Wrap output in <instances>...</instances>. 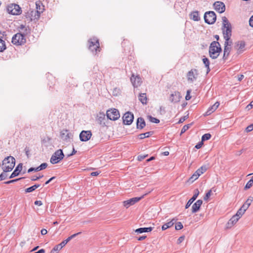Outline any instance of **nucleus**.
<instances>
[{"label":"nucleus","instance_id":"obj_59","mask_svg":"<svg viewBox=\"0 0 253 253\" xmlns=\"http://www.w3.org/2000/svg\"><path fill=\"white\" fill-rule=\"evenodd\" d=\"M34 204H35V205L39 206H41L42 205V203L41 201H36L34 202Z\"/></svg>","mask_w":253,"mask_h":253},{"label":"nucleus","instance_id":"obj_43","mask_svg":"<svg viewBox=\"0 0 253 253\" xmlns=\"http://www.w3.org/2000/svg\"><path fill=\"white\" fill-rule=\"evenodd\" d=\"M183 227L182 224L180 222L176 223L175 228L176 230H180Z\"/></svg>","mask_w":253,"mask_h":253},{"label":"nucleus","instance_id":"obj_19","mask_svg":"<svg viewBox=\"0 0 253 253\" xmlns=\"http://www.w3.org/2000/svg\"><path fill=\"white\" fill-rule=\"evenodd\" d=\"M199 194V191L198 189H195L194 190V194L193 195V197L187 203L185 206V209H188L191 205L193 202L197 199Z\"/></svg>","mask_w":253,"mask_h":253},{"label":"nucleus","instance_id":"obj_46","mask_svg":"<svg viewBox=\"0 0 253 253\" xmlns=\"http://www.w3.org/2000/svg\"><path fill=\"white\" fill-rule=\"evenodd\" d=\"M20 28L21 30H24V32H23V35L27 34L29 33L27 28L25 27V25H20Z\"/></svg>","mask_w":253,"mask_h":253},{"label":"nucleus","instance_id":"obj_51","mask_svg":"<svg viewBox=\"0 0 253 253\" xmlns=\"http://www.w3.org/2000/svg\"><path fill=\"white\" fill-rule=\"evenodd\" d=\"M246 130L247 132H250L252 131L253 130V124L248 126Z\"/></svg>","mask_w":253,"mask_h":253},{"label":"nucleus","instance_id":"obj_14","mask_svg":"<svg viewBox=\"0 0 253 253\" xmlns=\"http://www.w3.org/2000/svg\"><path fill=\"white\" fill-rule=\"evenodd\" d=\"M92 133L89 130H83L80 134V138L82 141H87L91 137Z\"/></svg>","mask_w":253,"mask_h":253},{"label":"nucleus","instance_id":"obj_15","mask_svg":"<svg viewBox=\"0 0 253 253\" xmlns=\"http://www.w3.org/2000/svg\"><path fill=\"white\" fill-rule=\"evenodd\" d=\"M213 6L215 10L220 13L224 12L225 10V5L224 3L221 1H216L214 3Z\"/></svg>","mask_w":253,"mask_h":253},{"label":"nucleus","instance_id":"obj_44","mask_svg":"<svg viewBox=\"0 0 253 253\" xmlns=\"http://www.w3.org/2000/svg\"><path fill=\"white\" fill-rule=\"evenodd\" d=\"M149 120L151 122L154 123H159L160 122V120L158 119L153 117L152 116L149 117Z\"/></svg>","mask_w":253,"mask_h":253},{"label":"nucleus","instance_id":"obj_31","mask_svg":"<svg viewBox=\"0 0 253 253\" xmlns=\"http://www.w3.org/2000/svg\"><path fill=\"white\" fill-rule=\"evenodd\" d=\"M173 221L174 219H172L171 221L164 224L162 227V230H165L168 228L171 227L174 224Z\"/></svg>","mask_w":253,"mask_h":253},{"label":"nucleus","instance_id":"obj_9","mask_svg":"<svg viewBox=\"0 0 253 253\" xmlns=\"http://www.w3.org/2000/svg\"><path fill=\"white\" fill-rule=\"evenodd\" d=\"M106 116L108 119L113 121L118 120L120 117L119 111L115 108H112L107 110Z\"/></svg>","mask_w":253,"mask_h":253},{"label":"nucleus","instance_id":"obj_35","mask_svg":"<svg viewBox=\"0 0 253 253\" xmlns=\"http://www.w3.org/2000/svg\"><path fill=\"white\" fill-rule=\"evenodd\" d=\"M6 49L5 42L0 38V52L3 51Z\"/></svg>","mask_w":253,"mask_h":253},{"label":"nucleus","instance_id":"obj_2","mask_svg":"<svg viewBox=\"0 0 253 253\" xmlns=\"http://www.w3.org/2000/svg\"><path fill=\"white\" fill-rule=\"evenodd\" d=\"M221 51L220 44L218 42H212L209 47V55L212 59H216L218 57Z\"/></svg>","mask_w":253,"mask_h":253},{"label":"nucleus","instance_id":"obj_20","mask_svg":"<svg viewBox=\"0 0 253 253\" xmlns=\"http://www.w3.org/2000/svg\"><path fill=\"white\" fill-rule=\"evenodd\" d=\"M105 115L103 112H99L97 116L96 120L98 123L101 126H105Z\"/></svg>","mask_w":253,"mask_h":253},{"label":"nucleus","instance_id":"obj_34","mask_svg":"<svg viewBox=\"0 0 253 253\" xmlns=\"http://www.w3.org/2000/svg\"><path fill=\"white\" fill-rule=\"evenodd\" d=\"M152 134V132L149 131L143 133H141L139 135V138L141 139H144L145 138H147L149 137Z\"/></svg>","mask_w":253,"mask_h":253},{"label":"nucleus","instance_id":"obj_32","mask_svg":"<svg viewBox=\"0 0 253 253\" xmlns=\"http://www.w3.org/2000/svg\"><path fill=\"white\" fill-rule=\"evenodd\" d=\"M40 186V184H35L34 185L30 187L25 190L26 193H30L34 191L37 188Z\"/></svg>","mask_w":253,"mask_h":253},{"label":"nucleus","instance_id":"obj_21","mask_svg":"<svg viewBox=\"0 0 253 253\" xmlns=\"http://www.w3.org/2000/svg\"><path fill=\"white\" fill-rule=\"evenodd\" d=\"M202 203H203V201L202 200H197L192 206V212L195 213V212H197L199 210Z\"/></svg>","mask_w":253,"mask_h":253},{"label":"nucleus","instance_id":"obj_63","mask_svg":"<svg viewBox=\"0 0 253 253\" xmlns=\"http://www.w3.org/2000/svg\"><path fill=\"white\" fill-rule=\"evenodd\" d=\"M247 107L249 109H250L251 108H252L253 107V101H252L247 106Z\"/></svg>","mask_w":253,"mask_h":253},{"label":"nucleus","instance_id":"obj_10","mask_svg":"<svg viewBox=\"0 0 253 253\" xmlns=\"http://www.w3.org/2000/svg\"><path fill=\"white\" fill-rule=\"evenodd\" d=\"M198 75L199 73L197 70L195 69H191L187 74L188 81L193 83L197 80Z\"/></svg>","mask_w":253,"mask_h":253},{"label":"nucleus","instance_id":"obj_16","mask_svg":"<svg viewBox=\"0 0 253 253\" xmlns=\"http://www.w3.org/2000/svg\"><path fill=\"white\" fill-rule=\"evenodd\" d=\"M245 42L243 41H240L236 42L235 47L238 54H241L245 50Z\"/></svg>","mask_w":253,"mask_h":253},{"label":"nucleus","instance_id":"obj_4","mask_svg":"<svg viewBox=\"0 0 253 253\" xmlns=\"http://www.w3.org/2000/svg\"><path fill=\"white\" fill-rule=\"evenodd\" d=\"M88 48L93 53H96L100 51L99 41L97 39L93 38L88 40Z\"/></svg>","mask_w":253,"mask_h":253},{"label":"nucleus","instance_id":"obj_8","mask_svg":"<svg viewBox=\"0 0 253 253\" xmlns=\"http://www.w3.org/2000/svg\"><path fill=\"white\" fill-rule=\"evenodd\" d=\"M12 42L15 45H21L26 42V39L23 34L17 33L12 38Z\"/></svg>","mask_w":253,"mask_h":253},{"label":"nucleus","instance_id":"obj_53","mask_svg":"<svg viewBox=\"0 0 253 253\" xmlns=\"http://www.w3.org/2000/svg\"><path fill=\"white\" fill-rule=\"evenodd\" d=\"M148 155H139L138 156V161H142L143 160V159H144Z\"/></svg>","mask_w":253,"mask_h":253},{"label":"nucleus","instance_id":"obj_47","mask_svg":"<svg viewBox=\"0 0 253 253\" xmlns=\"http://www.w3.org/2000/svg\"><path fill=\"white\" fill-rule=\"evenodd\" d=\"M63 248V247H62L61 245H60V244L55 246L53 248V249L56 251V252H57L58 251H60L62 248Z\"/></svg>","mask_w":253,"mask_h":253},{"label":"nucleus","instance_id":"obj_62","mask_svg":"<svg viewBox=\"0 0 253 253\" xmlns=\"http://www.w3.org/2000/svg\"><path fill=\"white\" fill-rule=\"evenodd\" d=\"M100 173V172L94 171L91 173L90 175L93 176H97Z\"/></svg>","mask_w":253,"mask_h":253},{"label":"nucleus","instance_id":"obj_36","mask_svg":"<svg viewBox=\"0 0 253 253\" xmlns=\"http://www.w3.org/2000/svg\"><path fill=\"white\" fill-rule=\"evenodd\" d=\"M199 176L200 175L198 174H197L196 172L195 171L194 173L189 179V180L191 182H193L194 181L198 179Z\"/></svg>","mask_w":253,"mask_h":253},{"label":"nucleus","instance_id":"obj_33","mask_svg":"<svg viewBox=\"0 0 253 253\" xmlns=\"http://www.w3.org/2000/svg\"><path fill=\"white\" fill-rule=\"evenodd\" d=\"M202 60H203V62L204 64H205L206 67L207 68V73H208L210 71V69L209 67V65H210L209 60L207 57L203 56Z\"/></svg>","mask_w":253,"mask_h":253},{"label":"nucleus","instance_id":"obj_7","mask_svg":"<svg viewBox=\"0 0 253 253\" xmlns=\"http://www.w3.org/2000/svg\"><path fill=\"white\" fill-rule=\"evenodd\" d=\"M216 19V16L213 11H207L204 14L205 22L208 24H213L215 22Z\"/></svg>","mask_w":253,"mask_h":253},{"label":"nucleus","instance_id":"obj_38","mask_svg":"<svg viewBox=\"0 0 253 253\" xmlns=\"http://www.w3.org/2000/svg\"><path fill=\"white\" fill-rule=\"evenodd\" d=\"M211 137V135L210 133H206L204 134L202 137V141L208 140Z\"/></svg>","mask_w":253,"mask_h":253},{"label":"nucleus","instance_id":"obj_61","mask_svg":"<svg viewBox=\"0 0 253 253\" xmlns=\"http://www.w3.org/2000/svg\"><path fill=\"white\" fill-rule=\"evenodd\" d=\"M41 232L42 235H44L47 234V231L45 229H42L41 230Z\"/></svg>","mask_w":253,"mask_h":253},{"label":"nucleus","instance_id":"obj_52","mask_svg":"<svg viewBox=\"0 0 253 253\" xmlns=\"http://www.w3.org/2000/svg\"><path fill=\"white\" fill-rule=\"evenodd\" d=\"M249 206L247 205L246 204H244L243 206L240 208L244 212L249 208Z\"/></svg>","mask_w":253,"mask_h":253},{"label":"nucleus","instance_id":"obj_60","mask_svg":"<svg viewBox=\"0 0 253 253\" xmlns=\"http://www.w3.org/2000/svg\"><path fill=\"white\" fill-rule=\"evenodd\" d=\"M249 24L251 27H253V15L250 19Z\"/></svg>","mask_w":253,"mask_h":253},{"label":"nucleus","instance_id":"obj_41","mask_svg":"<svg viewBox=\"0 0 253 253\" xmlns=\"http://www.w3.org/2000/svg\"><path fill=\"white\" fill-rule=\"evenodd\" d=\"M253 201V197L252 196H249L248 199L246 200L245 204H246L247 205L250 207L251 203Z\"/></svg>","mask_w":253,"mask_h":253},{"label":"nucleus","instance_id":"obj_45","mask_svg":"<svg viewBox=\"0 0 253 253\" xmlns=\"http://www.w3.org/2000/svg\"><path fill=\"white\" fill-rule=\"evenodd\" d=\"M6 172H4L3 171V172L2 173H1V174L0 175V181L4 180L7 178V174Z\"/></svg>","mask_w":253,"mask_h":253},{"label":"nucleus","instance_id":"obj_40","mask_svg":"<svg viewBox=\"0 0 253 253\" xmlns=\"http://www.w3.org/2000/svg\"><path fill=\"white\" fill-rule=\"evenodd\" d=\"M191 126V124H187L183 126L181 130V134L184 133L187 130H188L190 126Z\"/></svg>","mask_w":253,"mask_h":253},{"label":"nucleus","instance_id":"obj_29","mask_svg":"<svg viewBox=\"0 0 253 253\" xmlns=\"http://www.w3.org/2000/svg\"><path fill=\"white\" fill-rule=\"evenodd\" d=\"M138 97L139 101L143 104H146L147 103V97L145 93L140 94Z\"/></svg>","mask_w":253,"mask_h":253},{"label":"nucleus","instance_id":"obj_55","mask_svg":"<svg viewBox=\"0 0 253 253\" xmlns=\"http://www.w3.org/2000/svg\"><path fill=\"white\" fill-rule=\"evenodd\" d=\"M19 179H13V180H11L5 182L4 183L6 184L12 183H13L14 182H16V181H18Z\"/></svg>","mask_w":253,"mask_h":253},{"label":"nucleus","instance_id":"obj_24","mask_svg":"<svg viewBox=\"0 0 253 253\" xmlns=\"http://www.w3.org/2000/svg\"><path fill=\"white\" fill-rule=\"evenodd\" d=\"M228 45L229 42H225L224 53L223 56V58L224 59V60H226L227 59L230 52V48L228 47Z\"/></svg>","mask_w":253,"mask_h":253},{"label":"nucleus","instance_id":"obj_54","mask_svg":"<svg viewBox=\"0 0 253 253\" xmlns=\"http://www.w3.org/2000/svg\"><path fill=\"white\" fill-rule=\"evenodd\" d=\"M184 238L185 237L183 236L180 237L177 240V244L182 243L184 241Z\"/></svg>","mask_w":253,"mask_h":253},{"label":"nucleus","instance_id":"obj_23","mask_svg":"<svg viewBox=\"0 0 253 253\" xmlns=\"http://www.w3.org/2000/svg\"><path fill=\"white\" fill-rule=\"evenodd\" d=\"M236 216H233L226 224V228L229 229L231 228L238 221Z\"/></svg>","mask_w":253,"mask_h":253},{"label":"nucleus","instance_id":"obj_42","mask_svg":"<svg viewBox=\"0 0 253 253\" xmlns=\"http://www.w3.org/2000/svg\"><path fill=\"white\" fill-rule=\"evenodd\" d=\"M253 185V180H251V179L247 182L246 184L245 189H248L251 188Z\"/></svg>","mask_w":253,"mask_h":253},{"label":"nucleus","instance_id":"obj_27","mask_svg":"<svg viewBox=\"0 0 253 253\" xmlns=\"http://www.w3.org/2000/svg\"><path fill=\"white\" fill-rule=\"evenodd\" d=\"M152 227H142L139 228L135 230V232L138 233H142L144 232H149L152 230Z\"/></svg>","mask_w":253,"mask_h":253},{"label":"nucleus","instance_id":"obj_56","mask_svg":"<svg viewBox=\"0 0 253 253\" xmlns=\"http://www.w3.org/2000/svg\"><path fill=\"white\" fill-rule=\"evenodd\" d=\"M203 144V143L202 141H201V142H199V143H198L197 145H196L195 148L198 149H200L202 146Z\"/></svg>","mask_w":253,"mask_h":253},{"label":"nucleus","instance_id":"obj_1","mask_svg":"<svg viewBox=\"0 0 253 253\" xmlns=\"http://www.w3.org/2000/svg\"><path fill=\"white\" fill-rule=\"evenodd\" d=\"M223 26L222 28L224 39L225 42H229L231 36V25L225 17H222Z\"/></svg>","mask_w":253,"mask_h":253},{"label":"nucleus","instance_id":"obj_11","mask_svg":"<svg viewBox=\"0 0 253 253\" xmlns=\"http://www.w3.org/2000/svg\"><path fill=\"white\" fill-rule=\"evenodd\" d=\"M133 114L130 112H127L123 117V123L125 125H129L133 122Z\"/></svg>","mask_w":253,"mask_h":253},{"label":"nucleus","instance_id":"obj_50","mask_svg":"<svg viewBox=\"0 0 253 253\" xmlns=\"http://www.w3.org/2000/svg\"><path fill=\"white\" fill-rule=\"evenodd\" d=\"M211 190H210V191H209L206 194V196H205L204 197V200H207L209 197L211 196Z\"/></svg>","mask_w":253,"mask_h":253},{"label":"nucleus","instance_id":"obj_3","mask_svg":"<svg viewBox=\"0 0 253 253\" xmlns=\"http://www.w3.org/2000/svg\"><path fill=\"white\" fill-rule=\"evenodd\" d=\"M15 163V159L12 156L5 158L2 163V169L4 172L10 171L13 169Z\"/></svg>","mask_w":253,"mask_h":253},{"label":"nucleus","instance_id":"obj_5","mask_svg":"<svg viewBox=\"0 0 253 253\" xmlns=\"http://www.w3.org/2000/svg\"><path fill=\"white\" fill-rule=\"evenodd\" d=\"M64 157V154L61 149L56 150L51 156L50 162L52 164L58 163Z\"/></svg>","mask_w":253,"mask_h":253},{"label":"nucleus","instance_id":"obj_17","mask_svg":"<svg viewBox=\"0 0 253 253\" xmlns=\"http://www.w3.org/2000/svg\"><path fill=\"white\" fill-rule=\"evenodd\" d=\"M130 81L134 87H136L141 84V79L139 76H135L133 74L130 78Z\"/></svg>","mask_w":253,"mask_h":253},{"label":"nucleus","instance_id":"obj_58","mask_svg":"<svg viewBox=\"0 0 253 253\" xmlns=\"http://www.w3.org/2000/svg\"><path fill=\"white\" fill-rule=\"evenodd\" d=\"M187 119V116H184V117H181L179 121H178V123H183L186 119Z\"/></svg>","mask_w":253,"mask_h":253},{"label":"nucleus","instance_id":"obj_64","mask_svg":"<svg viewBox=\"0 0 253 253\" xmlns=\"http://www.w3.org/2000/svg\"><path fill=\"white\" fill-rule=\"evenodd\" d=\"M34 253H45V250L42 249L39 250L38 252H35Z\"/></svg>","mask_w":253,"mask_h":253},{"label":"nucleus","instance_id":"obj_39","mask_svg":"<svg viewBox=\"0 0 253 253\" xmlns=\"http://www.w3.org/2000/svg\"><path fill=\"white\" fill-rule=\"evenodd\" d=\"M47 167V164L46 163L42 164L40 166L37 167V169L40 171L41 170L45 169Z\"/></svg>","mask_w":253,"mask_h":253},{"label":"nucleus","instance_id":"obj_12","mask_svg":"<svg viewBox=\"0 0 253 253\" xmlns=\"http://www.w3.org/2000/svg\"><path fill=\"white\" fill-rule=\"evenodd\" d=\"M181 96L180 93L178 91H175L172 92L169 97V100L173 103H177L180 101Z\"/></svg>","mask_w":253,"mask_h":253},{"label":"nucleus","instance_id":"obj_48","mask_svg":"<svg viewBox=\"0 0 253 253\" xmlns=\"http://www.w3.org/2000/svg\"><path fill=\"white\" fill-rule=\"evenodd\" d=\"M70 241V239L69 238H68L67 239H66L65 240H64L61 243H60V245L62 246V247H64L69 241Z\"/></svg>","mask_w":253,"mask_h":253},{"label":"nucleus","instance_id":"obj_30","mask_svg":"<svg viewBox=\"0 0 253 253\" xmlns=\"http://www.w3.org/2000/svg\"><path fill=\"white\" fill-rule=\"evenodd\" d=\"M207 170V167L206 165L202 166L199 169H198L196 171V173L198 174L200 176L204 173Z\"/></svg>","mask_w":253,"mask_h":253},{"label":"nucleus","instance_id":"obj_6","mask_svg":"<svg viewBox=\"0 0 253 253\" xmlns=\"http://www.w3.org/2000/svg\"><path fill=\"white\" fill-rule=\"evenodd\" d=\"M7 11L11 14L17 15L22 12V10L19 5L15 3H10L7 6Z\"/></svg>","mask_w":253,"mask_h":253},{"label":"nucleus","instance_id":"obj_49","mask_svg":"<svg viewBox=\"0 0 253 253\" xmlns=\"http://www.w3.org/2000/svg\"><path fill=\"white\" fill-rule=\"evenodd\" d=\"M190 93H191V90H188L187 91V92H186V96H185V99L186 100H189L191 99V97L190 96Z\"/></svg>","mask_w":253,"mask_h":253},{"label":"nucleus","instance_id":"obj_13","mask_svg":"<svg viewBox=\"0 0 253 253\" xmlns=\"http://www.w3.org/2000/svg\"><path fill=\"white\" fill-rule=\"evenodd\" d=\"M143 197L144 196H142L141 197L132 198L128 200L125 201L123 202L124 206L126 208H128L130 206L133 205L134 204L138 202L142 198H143Z\"/></svg>","mask_w":253,"mask_h":253},{"label":"nucleus","instance_id":"obj_28","mask_svg":"<svg viewBox=\"0 0 253 253\" xmlns=\"http://www.w3.org/2000/svg\"><path fill=\"white\" fill-rule=\"evenodd\" d=\"M191 18L195 21H199L200 20V18L199 17V12L198 11H195L192 12L191 14Z\"/></svg>","mask_w":253,"mask_h":253},{"label":"nucleus","instance_id":"obj_26","mask_svg":"<svg viewBox=\"0 0 253 253\" xmlns=\"http://www.w3.org/2000/svg\"><path fill=\"white\" fill-rule=\"evenodd\" d=\"M145 126V122L144 120L142 118H138L137 120V128L139 129H142Z\"/></svg>","mask_w":253,"mask_h":253},{"label":"nucleus","instance_id":"obj_18","mask_svg":"<svg viewBox=\"0 0 253 253\" xmlns=\"http://www.w3.org/2000/svg\"><path fill=\"white\" fill-rule=\"evenodd\" d=\"M72 134L67 129H63L60 132V137L63 140L69 141L71 138Z\"/></svg>","mask_w":253,"mask_h":253},{"label":"nucleus","instance_id":"obj_22","mask_svg":"<svg viewBox=\"0 0 253 253\" xmlns=\"http://www.w3.org/2000/svg\"><path fill=\"white\" fill-rule=\"evenodd\" d=\"M22 169V164L20 163L18 165V166L16 167L14 170L13 171V172L11 173L10 176H9V178H13L16 176H17L20 172L21 171Z\"/></svg>","mask_w":253,"mask_h":253},{"label":"nucleus","instance_id":"obj_37","mask_svg":"<svg viewBox=\"0 0 253 253\" xmlns=\"http://www.w3.org/2000/svg\"><path fill=\"white\" fill-rule=\"evenodd\" d=\"M245 212L240 208L237 212L236 214L234 216H236L237 218H239L243 215Z\"/></svg>","mask_w":253,"mask_h":253},{"label":"nucleus","instance_id":"obj_57","mask_svg":"<svg viewBox=\"0 0 253 253\" xmlns=\"http://www.w3.org/2000/svg\"><path fill=\"white\" fill-rule=\"evenodd\" d=\"M33 171H39V170L37 169V168H30L28 170V172H32Z\"/></svg>","mask_w":253,"mask_h":253},{"label":"nucleus","instance_id":"obj_25","mask_svg":"<svg viewBox=\"0 0 253 253\" xmlns=\"http://www.w3.org/2000/svg\"><path fill=\"white\" fill-rule=\"evenodd\" d=\"M219 105V103L218 102H215L212 106H211L209 108L207 111L206 112V115L208 116L211 114L212 112L215 111Z\"/></svg>","mask_w":253,"mask_h":253}]
</instances>
